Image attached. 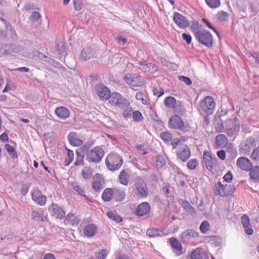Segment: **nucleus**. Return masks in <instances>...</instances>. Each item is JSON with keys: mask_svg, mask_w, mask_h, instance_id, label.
Segmentation results:
<instances>
[{"mask_svg": "<svg viewBox=\"0 0 259 259\" xmlns=\"http://www.w3.org/2000/svg\"><path fill=\"white\" fill-rule=\"evenodd\" d=\"M134 193L139 199H144L148 197L149 191L147 184L140 176H137L134 179Z\"/></svg>", "mask_w": 259, "mask_h": 259, "instance_id": "f257e3e1", "label": "nucleus"}, {"mask_svg": "<svg viewBox=\"0 0 259 259\" xmlns=\"http://www.w3.org/2000/svg\"><path fill=\"white\" fill-rule=\"evenodd\" d=\"M236 188L234 185H223L220 182L215 184L213 186V192L215 196L220 195L227 197L231 195L235 191Z\"/></svg>", "mask_w": 259, "mask_h": 259, "instance_id": "f03ea898", "label": "nucleus"}, {"mask_svg": "<svg viewBox=\"0 0 259 259\" xmlns=\"http://www.w3.org/2000/svg\"><path fill=\"white\" fill-rule=\"evenodd\" d=\"M105 164L108 169L115 171L118 170L122 165V158L117 153H110L106 158Z\"/></svg>", "mask_w": 259, "mask_h": 259, "instance_id": "7ed1b4c3", "label": "nucleus"}, {"mask_svg": "<svg viewBox=\"0 0 259 259\" xmlns=\"http://www.w3.org/2000/svg\"><path fill=\"white\" fill-rule=\"evenodd\" d=\"M109 102L111 105L121 109L126 108L130 104L126 98L117 92L111 94Z\"/></svg>", "mask_w": 259, "mask_h": 259, "instance_id": "20e7f679", "label": "nucleus"}, {"mask_svg": "<svg viewBox=\"0 0 259 259\" xmlns=\"http://www.w3.org/2000/svg\"><path fill=\"white\" fill-rule=\"evenodd\" d=\"M168 127L171 129L180 130L184 132H189L191 130L190 126L185 124L182 118L177 115L172 116L168 120Z\"/></svg>", "mask_w": 259, "mask_h": 259, "instance_id": "39448f33", "label": "nucleus"}, {"mask_svg": "<svg viewBox=\"0 0 259 259\" xmlns=\"http://www.w3.org/2000/svg\"><path fill=\"white\" fill-rule=\"evenodd\" d=\"M195 37L199 43L208 48H211L212 46V36L208 31L203 30L200 32H197L195 33Z\"/></svg>", "mask_w": 259, "mask_h": 259, "instance_id": "423d86ee", "label": "nucleus"}, {"mask_svg": "<svg viewBox=\"0 0 259 259\" xmlns=\"http://www.w3.org/2000/svg\"><path fill=\"white\" fill-rule=\"evenodd\" d=\"M104 155V150L100 146H97L90 150L87 154V159L89 162L98 163Z\"/></svg>", "mask_w": 259, "mask_h": 259, "instance_id": "0eeeda50", "label": "nucleus"}, {"mask_svg": "<svg viewBox=\"0 0 259 259\" xmlns=\"http://www.w3.org/2000/svg\"><path fill=\"white\" fill-rule=\"evenodd\" d=\"M215 103L213 98L211 96H206L203 101L199 103V107L201 109L207 114L213 113Z\"/></svg>", "mask_w": 259, "mask_h": 259, "instance_id": "6e6552de", "label": "nucleus"}, {"mask_svg": "<svg viewBox=\"0 0 259 259\" xmlns=\"http://www.w3.org/2000/svg\"><path fill=\"white\" fill-rule=\"evenodd\" d=\"M256 142L255 139L252 137L247 138L244 142L240 145L239 153L240 155L248 156L251 151V148L256 146Z\"/></svg>", "mask_w": 259, "mask_h": 259, "instance_id": "1a4fd4ad", "label": "nucleus"}, {"mask_svg": "<svg viewBox=\"0 0 259 259\" xmlns=\"http://www.w3.org/2000/svg\"><path fill=\"white\" fill-rule=\"evenodd\" d=\"M123 80L133 87H140L143 84L141 76L135 73H127L123 77Z\"/></svg>", "mask_w": 259, "mask_h": 259, "instance_id": "9d476101", "label": "nucleus"}, {"mask_svg": "<svg viewBox=\"0 0 259 259\" xmlns=\"http://www.w3.org/2000/svg\"><path fill=\"white\" fill-rule=\"evenodd\" d=\"M203 162L206 168L209 171L214 170V166L215 165L218 159L215 155H211L208 151H205L203 153Z\"/></svg>", "mask_w": 259, "mask_h": 259, "instance_id": "9b49d317", "label": "nucleus"}, {"mask_svg": "<svg viewBox=\"0 0 259 259\" xmlns=\"http://www.w3.org/2000/svg\"><path fill=\"white\" fill-rule=\"evenodd\" d=\"M199 234L197 232L193 229H187L183 231L179 236V238L181 242L183 243H188L191 241L193 239L198 238Z\"/></svg>", "mask_w": 259, "mask_h": 259, "instance_id": "f8f14e48", "label": "nucleus"}, {"mask_svg": "<svg viewBox=\"0 0 259 259\" xmlns=\"http://www.w3.org/2000/svg\"><path fill=\"white\" fill-rule=\"evenodd\" d=\"M190 148L186 144L182 145L176 152L177 159L183 162H185L191 156Z\"/></svg>", "mask_w": 259, "mask_h": 259, "instance_id": "ddd939ff", "label": "nucleus"}, {"mask_svg": "<svg viewBox=\"0 0 259 259\" xmlns=\"http://www.w3.org/2000/svg\"><path fill=\"white\" fill-rule=\"evenodd\" d=\"M95 90L100 99L103 100H110L111 94L110 90L107 87L100 83L96 85Z\"/></svg>", "mask_w": 259, "mask_h": 259, "instance_id": "4468645a", "label": "nucleus"}, {"mask_svg": "<svg viewBox=\"0 0 259 259\" xmlns=\"http://www.w3.org/2000/svg\"><path fill=\"white\" fill-rule=\"evenodd\" d=\"M174 22L181 28H186L189 26L187 18L178 12H175L173 18Z\"/></svg>", "mask_w": 259, "mask_h": 259, "instance_id": "2eb2a0df", "label": "nucleus"}, {"mask_svg": "<svg viewBox=\"0 0 259 259\" xmlns=\"http://www.w3.org/2000/svg\"><path fill=\"white\" fill-rule=\"evenodd\" d=\"M236 165L240 169L248 171L252 167V162L245 157H240L238 158L236 161Z\"/></svg>", "mask_w": 259, "mask_h": 259, "instance_id": "dca6fc26", "label": "nucleus"}, {"mask_svg": "<svg viewBox=\"0 0 259 259\" xmlns=\"http://www.w3.org/2000/svg\"><path fill=\"white\" fill-rule=\"evenodd\" d=\"M31 197L37 204L40 206H44L46 203V197L42 194L41 191L38 189L33 190L31 192Z\"/></svg>", "mask_w": 259, "mask_h": 259, "instance_id": "f3484780", "label": "nucleus"}, {"mask_svg": "<svg viewBox=\"0 0 259 259\" xmlns=\"http://www.w3.org/2000/svg\"><path fill=\"white\" fill-rule=\"evenodd\" d=\"M150 211V205L147 202H144L138 205L134 214L137 216L142 217L149 214Z\"/></svg>", "mask_w": 259, "mask_h": 259, "instance_id": "a211bd4d", "label": "nucleus"}, {"mask_svg": "<svg viewBox=\"0 0 259 259\" xmlns=\"http://www.w3.org/2000/svg\"><path fill=\"white\" fill-rule=\"evenodd\" d=\"M49 210L52 216L57 219H62L65 217V211L57 204L52 203Z\"/></svg>", "mask_w": 259, "mask_h": 259, "instance_id": "6ab92c4d", "label": "nucleus"}, {"mask_svg": "<svg viewBox=\"0 0 259 259\" xmlns=\"http://www.w3.org/2000/svg\"><path fill=\"white\" fill-rule=\"evenodd\" d=\"M102 179V175L99 173L96 174L93 177L92 187L93 189L96 192L100 191L103 188Z\"/></svg>", "mask_w": 259, "mask_h": 259, "instance_id": "aec40b11", "label": "nucleus"}, {"mask_svg": "<svg viewBox=\"0 0 259 259\" xmlns=\"http://www.w3.org/2000/svg\"><path fill=\"white\" fill-rule=\"evenodd\" d=\"M191 259H208L206 252L201 248L194 249L190 254Z\"/></svg>", "mask_w": 259, "mask_h": 259, "instance_id": "412c9836", "label": "nucleus"}, {"mask_svg": "<svg viewBox=\"0 0 259 259\" xmlns=\"http://www.w3.org/2000/svg\"><path fill=\"white\" fill-rule=\"evenodd\" d=\"M241 222L245 229V233L249 235L252 234L253 231L250 223L249 217L246 214H243L241 218Z\"/></svg>", "mask_w": 259, "mask_h": 259, "instance_id": "4be33fe9", "label": "nucleus"}, {"mask_svg": "<svg viewBox=\"0 0 259 259\" xmlns=\"http://www.w3.org/2000/svg\"><path fill=\"white\" fill-rule=\"evenodd\" d=\"M97 232V227L94 224H90L85 226L83 233L85 236L92 237L96 235Z\"/></svg>", "mask_w": 259, "mask_h": 259, "instance_id": "5701e85b", "label": "nucleus"}, {"mask_svg": "<svg viewBox=\"0 0 259 259\" xmlns=\"http://www.w3.org/2000/svg\"><path fill=\"white\" fill-rule=\"evenodd\" d=\"M55 114L63 119L67 118L70 115L69 110L66 107L60 106L57 107L55 111Z\"/></svg>", "mask_w": 259, "mask_h": 259, "instance_id": "b1692460", "label": "nucleus"}, {"mask_svg": "<svg viewBox=\"0 0 259 259\" xmlns=\"http://www.w3.org/2000/svg\"><path fill=\"white\" fill-rule=\"evenodd\" d=\"M68 140L69 143L74 146L78 147L83 144V141L76 138V134L75 132H70L68 136Z\"/></svg>", "mask_w": 259, "mask_h": 259, "instance_id": "393cba45", "label": "nucleus"}, {"mask_svg": "<svg viewBox=\"0 0 259 259\" xmlns=\"http://www.w3.org/2000/svg\"><path fill=\"white\" fill-rule=\"evenodd\" d=\"M71 187L77 192V194L85 198L86 199L88 197L85 194L84 188L76 182H73L71 184Z\"/></svg>", "mask_w": 259, "mask_h": 259, "instance_id": "a878e982", "label": "nucleus"}, {"mask_svg": "<svg viewBox=\"0 0 259 259\" xmlns=\"http://www.w3.org/2000/svg\"><path fill=\"white\" fill-rule=\"evenodd\" d=\"M114 195V189L112 188H106L102 195V198L104 201H110Z\"/></svg>", "mask_w": 259, "mask_h": 259, "instance_id": "bb28decb", "label": "nucleus"}, {"mask_svg": "<svg viewBox=\"0 0 259 259\" xmlns=\"http://www.w3.org/2000/svg\"><path fill=\"white\" fill-rule=\"evenodd\" d=\"M125 192L124 190L119 189H114L113 198L116 201L121 202L125 198Z\"/></svg>", "mask_w": 259, "mask_h": 259, "instance_id": "cd10ccee", "label": "nucleus"}, {"mask_svg": "<svg viewBox=\"0 0 259 259\" xmlns=\"http://www.w3.org/2000/svg\"><path fill=\"white\" fill-rule=\"evenodd\" d=\"M93 54L92 53L91 49L89 48L83 49L80 54V58L83 61L89 60L93 57Z\"/></svg>", "mask_w": 259, "mask_h": 259, "instance_id": "c85d7f7f", "label": "nucleus"}, {"mask_svg": "<svg viewBox=\"0 0 259 259\" xmlns=\"http://www.w3.org/2000/svg\"><path fill=\"white\" fill-rule=\"evenodd\" d=\"M155 167L161 168L166 163V158L163 154H158L155 156Z\"/></svg>", "mask_w": 259, "mask_h": 259, "instance_id": "c756f323", "label": "nucleus"}, {"mask_svg": "<svg viewBox=\"0 0 259 259\" xmlns=\"http://www.w3.org/2000/svg\"><path fill=\"white\" fill-rule=\"evenodd\" d=\"M162 230L156 228H149L146 231V235L149 237H156L157 236H160L161 233H162Z\"/></svg>", "mask_w": 259, "mask_h": 259, "instance_id": "7c9ffc66", "label": "nucleus"}, {"mask_svg": "<svg viewBox=\"0 0 259 259\" xmlns=\"http://www.w3.org/2000/svg\"><path fill=\"white\" fill-rule=\"evenodd\" d=\"M250 179L258 181L259 180V166H252L249 170Z\"/></svg>", "mask_w": 259, "mask_h": 259, "instance_id": "2f4dec72", "label": "nucleus"}, {"mask_svg": "<svg viewBox=\"0 0 259 259\" xmlns=\"http://www.w3.org/2000/svg\"><path fill=\"white\" fill-rule=\"evenodd\" d=\"M56 46L57 51L63 56L67 55V48L62 42L56 41Z\"/></svg>", "mask_w": 259, "mask_h": 259, "instance_id": "473e14b6", "label": "nucleus"}, {"mask_svg": "<svg viewBox=\"0 0 259 259\" xmlns=\"http://www.w3.org/2000/svg\"><path fill=\"white\" fill-rule=\"evenodd\" d=\"M5 148L12 159L18 158V154L16 149L9 144L5 145Z\"/></svg>", "mask_w": 259, "mask_h": 259, "instance_id": "72a5a7b5", "label": "nucleus"}, {"mask_svg": "<svg viewBox=\"0 0 259 259\" xmlns=\"http://www.w3.org/2000/svg\"><path fill=\"white\" fill-rule=\"evenodd\" d=\"M169 242L171 246L172 249L176 250L181 252L182 250V246L181 244L175 238H171L169 239Z\"/></svg>", "mask_w": 259, "mask_h": 259, "instance_id": "f704fd0d", "label": "nucleus"}, {"mask_svg": "<svg viewBox=\"0 0 259 259\" xmlns=\"http://www.w3.org/2000/svg\"><path fill=\"white\" fill-rule=\"evenodd\" d=\"M177 101L176 99L171 96H168L165 98L164 103L165 106L167 108H173L176 105Z\"/></svg>", "mask_w": 259, "mask_h": 259, "instance_id": "c9c22d12", "label": "nucleus"}, {"mask_svg": "<svg viewBox=\"0 0 259 259\" xmlns=\"http://www.w3.org/2000/svg\"><path fill=\"white\" fill-rule=\"evenodd\" d=\"M227 141V138L223 134H220L215 138V143L217 145L220 146L226 145Z\"/></svg>", "mask_w": 259, "mask_h": 259, "instance_id": "e433bc0d", "label": "nucleus"}, {"mask_svg": "<svg viewBox=\"0 0 259 259\" xmlns=\"http://www.w3.org/2000/svg\"><path fill=\"white\" fill-rule=\"evenodd\" d=\"M180 204L188 212H193L194 211L193 206L186 200L181 199L179 201Z\"/></svg>", "mask_w": 259, "mask_h": 259, "instance_id": "4c0bfd02", "label": "nucleus"}, {"mask_svg": "<svg viewBox=\"0 0 259 259\" xmlns=\"http://www.w3.org/2000/svg\"><path fill=\"white\" fill-rule=\"evenodd\" d=\"M107 215L117 223H120L122 221L121 217L116 212L109 211L107 212Z\"/></svg>", "mask_w": 259, "mask_h": 259, "instance_id": "58836bf2", "label": "nucleus"}, {"mask_svg": "<svg viewBox=\"0 0 259 259\" xmlns=\"http://www.w3.org/2000/svg\"><path fill=\"white\" fill-rule=\"evenodd\" d=\"M227 122L232 124V126L234 128V131H239L240 123V120L237 117H234L233 119H229L227 120Z\"/></svg>", "mask_w": 259, "mask_h": 259, "instance_id": "ea45409f", "label": "nucleus"}, {"mask_svg": "<svg viewBox=\"0 0 259 259\" xmlns=\"http://www.w3.org/2000/svg\"><path fill=\"white\" fill-rule=\"evenodd\" d=\"M160 138L165 143H169L172 139V135L168 132H162L160 134Z\"/></svg>", "mask_w": 259, "mask_h": 259, "instance_id": "a19ab883", "label": "nucleus"}, {"mask_svg": "<svg viewBox=\"0 0 259 259\" xmlns=\"http://www.w3.org/2000/svg\"><path fill=\"white\" fill-rule=\"evenodd\" d=\"M207 237L209 238V242L215 247L220 246L222 243V239L217 236H210Z\"/></svg>", "mask_w": 259, "mask_h": 259, "instance_id": "79ce46f5", "label": "nucleus"}, {"mask_svg": "<svg viewBox=\"0 0 259 259\" xmlns=\"http://www.w3.org/2000/svg\"><path fill=\"white\" fill-rule=\"evenodd\" d=\"M127 172L124 170H122L120 172L119 175V179L120 183L123 185H127L128 181L127 180Z\"/></svg>", "mask_w": 259, "mask_h": 259, "instance_id": "37998d69", "label": "nucleus"}, {"mask_svg": "<svg viewBox=\"0 0 259 259\" xmlns=\"http://www.w3.org/2000/svg\"><path fill=\"white\" fill-rule=\"evenodd\" d=\"M92 170L93 169L91 167L83 169L81 170V174L83 178L86 180L90 179L93 175Z\"/></svg>", "mask_w": 259, "mask_h": 259, "instance_id": "c03bdc74", "label": "nucleus"}, {"mask_svg": "<svg viewBox=\"0 0 259 259\" xmlns=\"http://www.w3.org/2000/svg\"><path fill=\"white\" fill-rule=\"evenodd\" d=\"M207 5L211 8H217L221 6L220 0H205Z\"/></svg>", "mask_w": 259, "mask_h": 259, "instance_id": "a18cd8bd", "label": "nucleus"}, {"mask_svg": "<svg viewBox=\"0 0 259 259\" xmlns=\"http://www.w3.org/2000/svg\"><path fill=\"white\" fill-rule=\"evenodd\" d=\"M199 229L202 233H205L210 229V224L207 221H203L200 225Z\"/></svg>", "mask_w": 259, "mask_h": 259, "instance_id": "49530a36", "label": "nucleus"}, {"mask_svg": "<svg viewBox=\"0 0 259 259\" xmlns=\"http://www.w3.org/2000/svg\"><path fill=\"white\" fill-rule=\"evenodd\" d=\"M229 16V14L224 11L218 12L216 15L217 19L221 21H225L226 20Z\"/></svg>", "mask_w": 259, "mask_h": 259, "instance_id": "de8ad7c7", "label": "nucleus"}, {"mask_svg": "<svg viewBox=\"0 0 259 259\" xmlns=\"http://www.w3.org/2000/svg\"><path fill=\"white\" fill-rule=\"evenodd\" d=\"M92 146L91 144H85L84 145L82 146L80 148H78L76 150V152L80 153V154H82L84 155V154L88 153L89 151V149Z\"/></svg>", "mask_w": 259, "mask_h": 259, "instance_id": "09e8293b", "label": "nucleus"}, {"mask_svg": "<svg viewBox=\"0 0 259 259\" xmlns=\"http://www.w3.org/2000/svg\"><path fill=\"white\" fill-rule=\"evenodd\" d=\"M74 153L73 151L68 149L67 157L65 160V165L68 166L73 161Z\"/></svg>", "mask_w": 259, "mask_h": 259, "instance_id": "8fccbe9b", "label": "nucleus"}, {"mask_svg": "<svg viewBox=\"0 0 259 259\" xmlns=\"http://www.w3.org/2000/svg\"><path fill=\"white\" fill-rule=\"evenodd\" d=\"M250 158L253 161L259 162V146L253 150L250 155Z\"/></svg>", "mask_w": 259, "mask_h": 259, "instance_id": "3c124183", "label": "nucleus"}, {"mask_svg": "<svg viewBox=\"0 0 259 259\" xmlns=\"http://www.w3.org/2000/svg\"><path fill=\"white\" fill-rule=\"evenodd\" d=\"M175 113L182 114L184 112V108L182 105L181 104L180 101L176 103V105L172 108Z\"/></svg>", "mask_w": 259, "mask_h": 259, "instance_id": "603ef678", "label": "nucleus"}, {"mask_svg": "<svg viewBox=\"0 0 259 259\" xmlns=\"http://www.w3.org/2000/svg\"><path fill=\"white\" fill-rule=\"evenodd\" d=\"M108 251L106 249H102L95 253V256L98 259H105Z\"/></svg>", "mask_w": 259, "mask_h": 259, "instance_id": "864d4df0", "label": "nucleus"}, {"mask_svg": "<svg viewBox=\"0 0 259 259\" xmlns=\"http://www.w3.org/2000/svg\"><path fill=\"white\" fill-rule=\"evenodd\" d=\"M198 164V162L196 159H192L190 160L187 164V167L189 169H194Z\"/></svg>", "mask_w": 259, "mask_h": 259, "instance_id": "5fc2aeb1", "label": "nucleus"}, {"mask_svg": "<svg viewBox=\"0 0 259 259\" xmlns=\"http://www.w3.org/2000/svg\"><path fill=\"white\" fill-rule=\"evenodd\" d=\"M202 21L205 24V25L210 29L213 30L216 34L218 35L219 37H220V34L218 31L215 28H214L212 25L211 24V23L206 19V18H202Z\"/></svg>", "mask_w": 259, "mask_h": 259, "instance_id": "6e6d98bb", "label": "nucleus"}, {"mask_svg": "<svg viewBox=\"0 0 259 259\" xmlns=\"http://www.w3.org/2000/svg\"><path fill=\"white\" fill-rule=\"evenodd\" d=\"M8 33L10 37L13 40H16L17 39V35L16 34V32L15 29L12 27V26H10L9 27Z\"/></svg>", "mask_w": 259, "mask_h": 259, "instance_id": "4d7b16f0", "label": "nucleus"}, {"mask_svg": "<svg viewBox=\"0 0 259 259\" xmlns=\"http://www.w3.org/2000/svg\"><path fill=\"white\" fill-rule=\"evenodd\" d=\"M133 117L135 121L139 122L143 119V116L141 113L138 110L135 111L133 112Z\"/></svg>", "mask_w": 259, "mask_h": 259, "instance_id": "13d9d810", "label": "nucleus"}, {"mask_svg": "<svg viewBox=\"0 0 259 259\" xmlns=\"http://www.w3.org/2000/svg\"><path fill=\"white\" fill-rule=\"evenodd\" d=\"M76 160L74 163V165H79L80 164H83V158L84 155L82 154H80V153H78V152H76Z\"/></svg>", "mask_w": 259, "mask_h": 259, "instance_id": "bf43d9fd", "label": "nucleus"}, {"mask_svg": "<svg viewBox=\"0 0 259 259\" xmlns=\"http://www.w3.org/2000/svg\"><path fill=\"white\" fill-rule=\"evenodd\" d=\"M35 55L37 56L39 59L42 60L44 61L49 62L51 60L50 58L39 51H36L35 53Z\"/></svg>", "mask_w": 259, "mask_h": 259, "instance_id": "052dcab7", "label": "nucleus"}, {"mask_svg": "<svg viewBox=\"0 0 259 259\" xmlns=\"http://www.w3.org/2000/svg\"><path fill=\"white\" fill-rule=\"evenodd\" d=\"M144 96L145 95L142 92H139L136 93L135 97L137 100H141L143 104L146 105L147 104V101L144 99Z\"/></svg>", "mask_w": 259, "mask_h": 259, "instance_id": "680f3d73", "label": "nucleus"}, {"mask_svg": "<svg viewBox=\"0 0 259 259\" xmlns=\"http://www.w3.org/2000/svg\"><path fill=\"white\" fill-rule=\"evenodd\" d=\"M40 14L36 11L33 12L29 17V19L33 22L37 21L40 17Z\"/></svg>", "mask_w": 259, "mask_h": 259, "instance_id": "e2e57ef3", "label": "nucleus"}, {"mask_svg": "<svg viewBox=\"0 0 259 259\" xmlns=\"http://www.w3.org/2000/svg\"><path fill=\"white\" fill-rule=\"evenodd\" d=\"M153 94L158 98L164 94L163 89L161 88H155L153 90Z\"/></svg>", "mask_w": 259, "mask_h": 259, "instance_id": "0e129e2a", "label": "nucleus"}, {"mask_svg": "<svg viewBox=\"0 0 259 259\" xmlns=\"http://www.w3.org/2000/svg\"><path fill=\"white\" fill-rule=\"evenodd\" d=\"M147 68H149V71L152 73L156 72L158 70V67L152 63H148L147 64Z\"/></svg>", "mask_w": 259, "mask_h": 259, "instance_id": "69168bd1", "label": "nucleus"}, {"mask_svg": "<svg viewBox=\"0 0 259 259\" xmlns=\"http://www.w3.org/2000/svg\"><path fill=\"white\" fill-rule=\"evenodd\" d=\"M178 77L180 81H183L186 85H189L192 84V81L188 77L185 76H179Z\"/></svg>", "mask_w": 259, "mask_h": 259, "instance_id": "338daca9", "label": "nucleus"}, {"mask_svg": "<svg viewBox=\"0 0 259 259\" xmlns=\"http://www.w3.org/2000/svg\"><path fill=\"white\" fill-rule=\"evenodd\" d=\"M115 39L117 41L118 43L120 45H125L127 41V38H125V37H122L121 35L120 36H117L116 38H115Z\"/></svg>", "mask_w": 259, "mask_h": 259, "instance_id": "774afa93", "label": "nucleus"}]
</instances>
